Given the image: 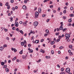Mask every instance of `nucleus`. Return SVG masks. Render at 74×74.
Instances as JSON below:
<instances>
[{
  "label": "nucleus",
  "mask_w": 74,
  "mask_h": 74,
  "mask_svg": "<svg viewBox=\"0 0 74 74\" xmlns=\"http://www.w3.org/2000/svg\"><path fill=\"white\" fill-rule=\"evenodd\" d=\"M38 14H39V13H38V12H36L35 13V18L36 19V18H37L38 17Z\"/></svg>",
  "instance_id": "f257e3e1"
},
{
  "label": "nucleus",
  "mask_w": 74,
  "mask_h": 74,
  "mask_svg": "<svg viewBox=\"0 0 74 74\" xmlns=\"http://www.w3.org/2000/svg\"><path fill=\"white\" fill-rule=\"evenodd\" d=\"M70 37V35H69V34H65V37L66 38V40H67V38L69 39V38Z\"/></svg>",
  "instance_id": "f03ea898"
},
{
  "label": "nucleus",
  "mask_w": 74,
  "mask_h": 74,
  "mask_svg": "<svg viewBox=\"0 0 74 74\" xmlns=\"http://www.w3.org/2000/svg\"><path fill=\"white\" fill-rule=\"evenodd\" d=\"M66 72L68 73L70 72V69L69 68H68L66 69Z\"/></svg>",
  "instance_id": "7ed1b4c3"
},
{
  "label": "nucleus",
  "mask_w": 74,
  "mask_h": 74,
  "mask_svg": "<svg viewBox=\"0 0 74 74\" xmlns=\"http://www.w3.org/2000/svg\"><path fill=\"white\" fill-rule=\"evenodd\" d=\"M38 24V23L37 21L34 22L33 23V25L35 26H37Z\"/></svg>",
  "instance_id": "20e7f679"
},
{
  "label": "nucleus",
  "mask_w": 74,
  "mask_h": 74,
  "mask_svg": "<svg viewBox=\"0 0 74 74\" xmlns=\"http://www.w3.org/2000/svg\"><path fill=\"white\" fill-rule=\"evenodd\" d=\"M27 21H26L25 22H23V25L24 26H27Z\"/></svg>",
  "instance_id": "39448f33"
},
{
  "label": "nucleus",
  "mask_w": 74,
  "mask_h": 74,
  "mask_svg": "<svg viewBox=\"0 0 74 74\" xmlns=\"http://www.w3.org/2000/svg\"><path fill=\"white\" fill-rule=\"evenodd\" d=\"M15 26H16V27H18L19 25V23L18 22H16L14 23Z\"/></svg>",
  "instance_id": "423d86ee"
},
{
  "label": "nucleus",
  "mask_w": 74,
  "mask_h": 74,
  "mask_svg": "<svg viewBox=\"0 0 74 74\" xmlns=\"http://www.w3.org/2000/svg\"><path fill=\"white\" fill-rule=\"evenodd\" d=\"M23 8L24 10H26V9H27V8L26 7V5H24L23 6Z\"/></svg>",
  "instance_id": "0eeeda50"
},
{
  "label": "nucleus",
  "mask_w": 74,
  "mask_h": 74,
  "mask_svg": "<svg viewBox=\"0 0 74 74\" xmlns=\"http://www.w3.org/2000/svg\"><path fill=\"white\" fill-rule=\"evenodd\" d=\"M38 11L39 13H41V8H39L38 9Z\"/></svg>",
  "instance_id": "6e6552de"
},
{
  "label": "nucleus",
  "mask_w": 74,
  "mask_h": 74,
  "mask_svg": "<svg viewBox=\"0 0 74 74\" xmlns=\"http://www.w3.org/2000/svg\"><path fill=\"white\" fill-rule=\"evenodd\" d=\"M10 22H12V21H13V18L12 17H10Z\"/></svg>",
  "instance_id": "1a4fd4ad"
},
{
  "label": "nucleus",
  "mask_w": 74,
  "mask_h": 74,
  "mask_svg": "<svg viewBox=\"0 0 74 74\" xmlns=\"http://www.w3.org/2000/svg\"><path fill=\"white\" fill-rule=\"evenodd\" d=\"M63 29V27L62 26H61L60 27V30H62Z\"/></svg>",
  "instance_id": "9d476101"
},
{
  "label": "nucleus",
  "mask_w": 74,
  "mask_h": 74,
  "mask_svg": "<svg viewBox=\"0 0 74 74\" xmlns=\"http://www.w3.org/2000/svg\"><path fill=\"white\" fill-rule=\"evenodd\" d=\"M4 49V48L2 47H0V51H3Z\"/></svg>",
  "instance_id": "9b49d317"
},
{
  "label": "nucleus",
  "mask_w": 74,
  "mask_h": 74,
  "mask_svg": "<svg viewBox=\"0 0 74 74\" xmlns=\"http://www.w3.org/2000/svg\"><path fill=\"white\" fill-rule=\"evenodd\" d=\"M5 71L7 73L9 72V69H8L7 68H5Z\"/></svg>",
  "instance_id": "f8f14e48"
},
{
  "label": "nucleus",
  "mask_w": 74,
  "mask_h": 74,
  "mask_svg": "<svg viewBox=\"0 0 74 74\" xmlns=\"http://www.w3.org/2000/svg\"><path fill=\"white\" fill-rule=\"evenodd\" d=\"M21 45L22 46H23L25 45V43L23 42H21Z\"/></svg>",
  "instance_id": "ddd939ff"
},
{
  "label": "nucleus",
  "mask_w": 74,
  "mask_h": 74,
  "mask_svg": "<svg viewBox=\"0 0 74 74\" xmlns=\"http://www.w3.org/2000/svg\"><path fill=\"white\" fill-rule=\"evenodd\" d=\"M55 43L54 41H52L51 42V45H53Z\"/></svg>",
  "instance_id": "4468645a"
},
{
  "label": "nucleus",
  "mask_w": 74,
  "mask_h": 74,
  "mask_svg": "<svg viewBox=\"0 0 74 74\" xmlns=\"http://www.w3.org/2000/svg\"><path fill=\"white\" fill-rule=\"evenodd\" d=\"M20 32L22 34H23V31H22V30H20Z\"/></svg>",
  "instance_id": "2eb2a0df"
},
{
  "label": "nucleus",
  "mask_w": 74,
  "mask_h": 74,
  "mask_svg": "<svg viewBox=\"0 0 74 74\" xmlns=\"http://www.w3.org/2000/svg\"><path fill=\"white\" fill-rule=\"evenodd\" d=\"M69 48H70L71 49H72V48H73V46H72V45H69Z\"/></svg>",
  "instance_id": "dca6fc26"
},
{
  "label": "nucleus",
  "mask_w": 74,
  "mask_h": 74,
  "mask_svg": "<svg viewBox=\"0 0 74 74\" xmlns=\"http://www.w3.org/2000/svg\"><path fill=\"white\" fill-rule=\"evenodd\" d=\"M22 57L23 59H26V56H23Z\"/></svg>",
  "instance_id": "f3484780"
},
{
  "label": "nucleus",
  "mask_w": 74,
  "mask_h": 74,
  "mask_svg": "<svg viewBox=\"0 0 74 74\" xmlns=\"http://www.w3.org/2000/svg\"><path fill=\"white\" fill-rule=\"evenodd\" d=\"M63 48H64V47H63V46H60L59 47V49H63Z\"/></svg>",
  "instance_id": "a211bd4d"
},
{
  "label": "nucleus",
  "mask_w": 74,
  "mask_h": 74,
  "mask_svg": "<svg viewBox=\"0 0 74 74\" xmlns=\"http://www.w3.org/2000/svg\"><path fill=\"white\" fill-rule=\"evenodd\" d=\"M5 47H7V45L6 44L4 45H3V47L5 48Z\"/></svg>",
  "instance_id": "6ab92c4d"
},
{
  "label": "nucleus",
  "mask_w": 74,
  "mask_h": 74,
  "mask_svg": "<svg viewBox=\"0 0 74 74\" xmlns=\"http://www.w3.org/2000/svg\"><path fill=\"white\" fill-rule=\"evenodd\" d=\"M69 16L71 17H73V16H74V14H70Z\"/></svg>",
  "instance_id": "aec40b11"
},
{
  "label": "nucleus",
  "mask_w": 74,
  "mask_h": 74,
  "mask_svg": "<svg viewBox=\"0 0 74 74\" xmlns=\"http://www.w3.org/2000/svg\"><path fill=\"white\" fill-rule=\"evenodd\" d=\"M51 53L52 55H53L54 53V51L53 50H51Z\"/></svg>",
  "instance_id": "412c9836"
},
{
  "label": "nucleus",
  "mask_w": 74,
  "mask_h": 74,
  "mask_svg": "<svg viewBox=\"0 0 74 74\" xmlns=\"http://www.w3.org/2000/svg\"><path fill=\"white\" fill-rule=\"evenodd\" d=\"M35 43H36V44H38L39 42V40H36L35 41Z\"/></svg>",
  "instance_id": "4be33fe9"
},
{
  "label": "nucleus",
  "mask_w": 74,
  "mask_h": 74,
  "mask_svg": "<svg viewBox=\"0 0 74 74\" xmlns=\"http://www.w3.org/2000/svg\"><path fill=\"white\" fill-rule=\"evenodd\" d=\"M20 54H22L23 53V50H22L20 52H19Z\"/></svg>",
  "instance_id": "5701e85b"
},
{
  "label": "nucleus",
  "mask_w": 74,
  "mask_h": 74,
  "mask_svg": "<svg viewBox=\"0 0 74 74\" xmlns=\"http://www.w3.org/2000/svg\"><path fill=\"white\" fill-rule=\"evenodd\" d=\"M1 65H2V66H4V62H1Z\"/></svg>",
  "instance_id": "b1692460"
},
{
  "label": "nucleus",
  "mask_w": 74,
  "mask_h": 74,
  "mask_svg": "<svg viewBox=\"0 0 74 74\" xmlns=\"http://www.w3.org/2000/svg\"><path fill=\"white\" fill-rule=\"evenodd\" d=\"M70 55H71V56H72L73 55V53L72 52H71L70 53H69Z\"/></svg>",
  "instance_id": "393cba45"
},
{
  "label": "nucleus",
  "mask_w": 74,
  "mask_h": 74,
  "mask_svg": "<svg viewBox=\"0 0 74 74\" xmlns=\"http://www.w3.org/2000/svg\"><path fill=\"white\" fill-rule=\"evenodd\" d=\"M60 24L61 25V26H62L63 25V22H61L60 23Z\"/></svg>",
  "instance_id": "a878e982"
},
{
  "label": "nucleus",
  "mask_w": 74,
  "mask_h": 74,
  "mask_svg": "<svg viewBox=\"0 0 74 74\" xmlns=\"http://www.w3.org/2000/svg\"><path fill=\"white\" fill-rule=\"evenodd\" d=\"M46 33H49V30L48 29H46Z\"/></svg>",
  "instance_id": "bb28decb"
},
{
  "label": "nucleus",
  "mask_w": 74,
  "mask_h": 74,
  "mask_svg": "<svg viewBox=\"0 0 74 74\" xmlns=\"http://www.w3.org/2000/svg\"><path fill=\"white\" fill-rule=\"evenodd\" d=\"M66 10H64L63 11V13H64V14H66Z\"/></svg>",
  "instance_id": "cd10ccee"
},
{
  "label": "nucleus",
  "mask_w": 74,
  "mask_h": 74,
  "mask_svg": "<svg viewBox=\"0 0 74 74\" xmlns=\"http://www.w3.org/2000/svg\"><path fill=\"white\" fill-rule=\"evenodd\" d=\"M65 30H67V28H64L63 29V32H65Z\"/></svg>",
  "instance_id": "c85d7f7f"
},
{
  "label": "nucleus",
  "mask_w": 74,
  "mask_h": 74,
  "mask_svg": "<svg viewBox=\"0 0 74 74\" xmlns=\"http://www.w3.org/2000/svg\"><path fill=\"white\" fill-rule=\"evenodd\" d=\"M67 41L68 42H70V40L69 39H69H68V38H67Z\"/></svg>",
  "instance_id": "c756f323"
},
{
  "label": "nucleus",
  "mask_w": 74,
  "mask_h": 74,
  "mask_svg": "<svg viewBox=\"0 0 74 74\" xmlns=\"http://www.w3.org/2000/svg\"><path fill=\"white\" fill-rule=\"evenodd\" d=\"M60 38H59V39H57V42H59V41H60Z\"/></svg>",
  "instance_id": "7c9ffc66"
},
{
  "label": "nucleus",
  "mask_w": 74,
  "mask_h": 74,
  "mask_svg": "<svg viewBox=\"0 0 74 74\" xmlns=\"http://www.w3.org/2000/svg\"><path fill=\"white\" fill-rule=\"evenodd\" d=\"M44 1H43L44 3H45V2H47V1H49V0H44Z\"/></svg>",
  "instance_id": "2f4dec72"
},
{
  "label": "nucleus",
  "mask_w": 74,
  "mask_h": 74,
  "mask_svg": "<svg viewBox=\"0 0 74 74\" xmlns=\"http://www.w3.org/2000/svg\"><path fill=\"white\" fill-rule=\"evenodd\" d=\"M61 70L62 71H63L64 70V69L63 68H61Z\"/></svg>",
  "instance_id": "473e14b6"
},
{
  "label": "nucleus",
  "mask_w": 74,
  "mask_h": 74,
  "mask_svg": "<svg viewBox=\"0 0 74 74\" xmlns=\"http://www.w3.org/2000/svg\"><path fill=\"white\" fill-rule=\"evenodd\" d=\"M10 2L11 3H13L14 2V0H11Z\"/></svg>",
  "instance_id": "72a5a7b5"
},
{
  "label": "nucleus",
  "mask_w": 74,
  "mask_h": 74,
  "mask_svg": "<svg viewBox=\"0 0 74 74\" xmlns=\"http://www.w3.org/2000/svg\"><path fill=\"white\" fill-rule=\"evenodd\" d=\"M59 32L56 33V36H58V35H59Z\"/></svg>",
  "instance_id": "f704fd0d"
},
{
  "label": "nucleus",
  "mask_w": 74,
  "mask_h": 74,
  "mask_svg": "<svg viewBox=\"0 0 74 74\" xmlns=\"http://www.w3.org/2000/svg\"><path fill=\"white\" fill-rule=\"evenodd\" d=\"M12 29L14 30H15V27H14L12 28Z\"/></svg>",
  "instance_id": "c9c22d12"
},
{
  "label": "nucleus",
  "mask_w": 74,
  "mask_h": 74,
  "mask_svg": "<svg viewBox=\"0 0 74 74\" xmlns=\"http://www.w3.org/2000/svg\"><path fill=\"white\" fill-rule=\"evenodd\" d=\"M12 10L13 11H15V8H12Z\"/></svg>",
  "instance_id": "e433bc0d"
},
{
  "label": "nucleus",
  "mask_w": 74,
  "mask_h": 74,
  "mask_svg": "<svg viewBox=\"0 0 74 74\" xmlns=\"http://www.w3.org/2000/svg\"><path fill=\"white\" fill-rule=\"evenodd\" d=\"M72 21L71 20L69 19V22H71V21Z\"/></svg>",
  "instance_id": "4c0bfd02"
},
{
  "label": "nucleus",
  "mask_w": 74,
  "mask_h": 74,
  "mask_svg": "<svg viewBox=\"0 0 74 74\" xmlns=\"http://www.w3.org/2000/svg\"><path fill=\"white\" fill-rule=\"evenodd\" d=\"M14 49H15V48H11V50L12 51H14Z\"/></svg>",
  "instance_id": "58836bf2"
},
{
  "label": "nucleus",
  "mask_w": 74,
  "mask_h": 74,
  "mask_svg": "<svg viewBox=\"0 0 74 74\" xmlns=\"http://www.w3.org/2000/svg\"><path fill=\"white\" fill-rule=\"evenodd\" d=\"M17 51V50L15 49V48H14V52H16Z\"/></svg>",
  "instance_id": "ea45409f"
},
{
  "label": "nucleus",
  "mask_w": 74,
  "mask_h": 74,
  "mask_svg": "<svg viewBox=\"0 0 74 74\" xmlns=\"http://www.w3.org/2000/svg\"><path fill=\"white\" fill-rule=\"evenodd\" d=\"M50 20V19H47V22H48Z\"/></svg>",
  "instance_id": "a19ab883"
},
{
  "label": "nucleus",
  "mask_w": 74,
  "mask_h": 74,
  "mask_svg": "<svg viewBox=\"0 0 74 74\" xmlns=\"http://www.w3.org/2000/svg\"><path fill=\"white\" fill-rule=\"evenodd\" d=\"M70 10H73V7H71Z\"/></svg>",
  "instance_id": "79ce46f5"
},
{
  "label": "nucleus",
  "mask_w": 74,
  "mask_h": 74,
  "mask_svg": "<svg viewBox=\"0 0 74 74\" xmlns=\"http://www.w3.org/2000/svg\"><path fill=\"white\" fill-rule=\"evenodd\" d=\"M44 41V39H42L40 40V42H43Z\"/></svg>",
  "instance_id": "37998d69"
},
{
  "label": "nucleus",
  "mask_w": 74,
  "mask_h": 74,
  "mask_svg": "<svg viewBox=\"0 0 74 74\" xmlns=\"http://www.w3.org/2000/svg\"><path fill=\"white\" fill-rule=\"evenodd\" d=\"M12 40H13V41H15V38H12Z\"/></svg>",
  "instance_id": "c03bdc74"
},
{
  "label": "nucleus",
  "mask_w": 74,
  "mask_h": 74,
  "mask_svg": "<svg viewBox=\"0 0 74 74\" xmlns=\"http://www.w3.org/2000/svg\"><path fill=\"white\" fill-rule=\"evenodd\" d=\"M30 51L31 53H32L33 52V50H30Z\"/></svg>",
  "instance_id": "a18cd8bd"
},
{
  "label": "nucleus",
  "mask_w": 74,
  "mask_h": 74,
  "mask_svg": "<svg viewBox=\"0 0 74 74\" xmlns=\"http://www.w3.org/2000/svg\"><path fill=\"white\" fill-rule=\"evenodd\" d=\"M17 70H18V69L16 68L14 71V72H16V71H17Z\"/></svg>",
  "instance_id": "49530a36"
},
{
  "label": "nucleus",
  "mask_w": 74,
  "mask_h": 74,
  "mask_svg": "<svg viewBox=\"0 0 74 74\" xmlns=\"http://www.w3.org/2000/svg\"><path fill=\"white\" fill-rule=\"evenodd\" d=\"M60 74H65V72H61Z\"/></svg>",
  "instance_id": "de8ad7c7"
},
{
  "label": "nucleus",
  "mask_w": 74,
  "mask_h": 74,
  "mask_svg": "<svg viewBox=\"0 0 74 74\" xmlns=\"http://www.w3.org/2000/svg\"><path fill=\"white\" fill-rule=\"evenodd\" d=\"M9 38L8 37H6V39L7 40H9Z\"/></svg>",
  "instance_id": "09e8293b"
},
{
  "label": "nucleus",
  "mask_w": 74,
  "mask_h": 74,
  "mask_svg": "<svg viewBox=\"0 0 74 74\" xmlns=\"http://www.w3.org/2000/svg\"><path fill=\"white\" fill-rule=\"evenodd\" d=\"M28 47H31V45L30 44H28Z\"/></svg>",
  "instance_id": "8fccbe9b"
},
{
  "label": "nucleus",
  "mask_w": 74,
  "mask_h": 74,
  "mask_svg": "<svg viewBox=\"0 0 74 74\" xmlns=\"http://www.w3.org/2000/svg\"><path fill=\"white\" fill-rule=\"evenodd\" d=\"M47 35H48V34H45L44 35V36L45 37H46L47 36Z\"/></svg>",
  "instance_id": "3c124183"
},
{
  "label": "nucleus",
  "mask_w": 74,
  "mask_h": 74,
  "mask_svg": "<svg viewBox=\"0 0 74 74\" xmlns=\"http://www.w3.org/2000/svg\"><path fill=\"white\" fill-rule=\"evenodd\" d=\"M4 30L5 32H7V31H8V29H5Z\"/></svg>",
  "instance_id": "603ef678"
},
{
  "label": "nucleus",
  "mask_w": 74,
  "mask_h": 74,
  "mask_svg": "<svg viewBox=\"0 0 74 74\" xmlns=\"http://www.w3.org/2000/svg\"><path fill=\"white\" fill-rule=\"evenodd\" d=\"M4 67L3 68H6V67H7V65H4Z\"/></svg>",
  "instance_id": "864d4df0"
},
{
  "label": "nucleus",
  "mask_w": 74,
  "mask_h": 74,
  "mask_svg": "<svg viewBox=\"0 0 74 74\" xmlns=\"http://www.w3.org/2000/svg\"><path fill=\"white\" fill-rule=\"evenodd\" d=\"M5 5H6V6H7V5H8V3H6L5 4Z\"/></svg>",
  "instance_id": "5fc2aeb1"
},
{
  "label": "nucleus",
  "mask_w": 74,
  "mask_h": 74,
  "mask_svg": "<svg viewBox=\"0 0 74 74\" xmlns=\"http://www.w3.org/2000/svg\"><path fill=\"white\" fill-rule=\"evenodd\" d=\"M56 10H53V13H56Z\"/></svg>",
  "instance_id": "6e6d98bb"
},
{
  "label": "nucleus",
  "mask_w": 74,
  "mask_h": 74,
  "mask_svg": "<svg viewBox=\"0 0 74 74\" xmlns=\"http://www.w3.org/2000/svg\"><path fill=\"white\" fill-rule=\"evenodd\" d=\"M68 52H69V53H70V52H71V50H68Z\"/></svg>",
  "instance_id": "4d7b16f0"
},
{
  "label": "nucleus",
  "mask_w": 74,
  "mask_h": 74,
  "mask_svg": "<svg viewBox=\"0 0 74 74\" xmlns=\"http://www.w3.org/2000/svg\"><path fill=\"white\" fill-rule=\"evenodd\" d=\"M27 1H26V0H25V1H24V2L25 3H27Z\"/></svg>",
  "instance_id": "13d9d810"
},
{
  "label": "nucleus",
  "mask_w": 74,
  "mask_h": 74,
  "mask_svg": "<svg viewBox=\"0 0 74 74\" xmlns=\"http://www.w3.org/2000/svg\"><path fill=\"white\" fill-rule=\"evenodd\" d=\"M14 58V60H16L17 59V58H16V57H15Z\"/></svg>",
  "instance_id": "bf43d9fd"
},
{
  "label": "nucleus",
  "mask_w": 74,
  "mask_h": 74,
  "mask_svg": "<svg viewBox=\"0 0 74 74\" xmlns=\"http://www.w3.org/2000/svg\"><path fill=\"white\" fill-rule=\"evenodd\" d=\"M19 23L20 24H22V23H22V21H20L19 22Z\"/></svg>",
  "instance_id": "052dcab7"
},
{
  "label": "nucleus",
  "mask_w": 74,
  "mask_h": 74,
  "mask_svg": "<svg viewBox=\"0 0 74 74\" xmlns=\"http://www.w3.org/2000/svg\"><path fill=\"white\" fill-rule=\"evenodd\" d=\"M8 16H11V13H9L8 14Z\"/></svg>",
  "instance_id": "680f3d73"
},
{
  "label": "nucleus",
  "mask_w": 74,
  "mask_h": 74,
  "mask_svg": "<svg viewBox=\"0 0 74 74\" xmlns=\"http://www.w3.org/2000/svg\"><path fill=\"white\" fill-rule=\"evenodd\" d=\"M37 7L35 8L34 9V11H36L37 10Z\"/></svg>",
  "instance_id": "e2e57ef3"
},
{
  "label": "nucleus",
  "mask_w": 74,
  "mask_h": 74,
  "mask_svg": "<svg viewBox=\"0 0 74 74\" xmlns=\"http://www.w3.org/2000/svg\"><path fill=\"white\" fill-rule=\"evenodd\" d=\"M57 31H58V32H59V29L58 28H57Z\"/></svg>",
  "instance_id": "0e129e2a"
},
{
  "label": "nucleus",
  "mask_w": 74,
  "mask_h": 74,
  "mask_svg": "<svg viewBox=\"0 0 74 74\" xmlns=\"http://www.w3.org/2000/svg\"><path fill=\"white\" fill-rule=\"evenodd\" d=\"M11 60H8V63H11Z\"/></svg>",
  "instance_id": "69168bd1"
},
{
  "label": "nucleus",
  "mask_w": 74,
  "mask_h": 74,
  "mask_svg": "<svg viewBox=\"0 0 74 74\" xmlns=\"http://www.w3.org/2000/svg\"><path fill=\"white\" fill-rule=\"evenodd\" d=\"M53 5H51L50 6V8H53Z\"/></svg>",
  "instance_id": "338daca9"
},
{
  "label": "nucleus",
  "mask_w": 74,
  "mask_h": 74,
  "mask_svg": "<svg viewBox=\"0 0 74 74\" xmlns=\"http://www.w3.org/2000/svg\"><path fill=\"white\" fill-rule=\"evenodd\" d=\"M18 6H16L15 7V8L16 9H18Z\"/></svg>",
  "instance_id": "774afa93"
}]
</instances>
